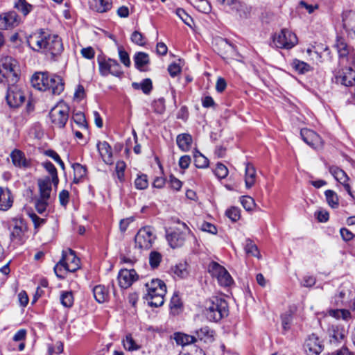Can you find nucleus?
<instances>
[{"label":"nucleus","mask_w":355,"mask_h":355,"mask_svg":"<svg viewBox=\"0 0 355 355\" xmlns=\"http://www.w3.org/2000/svg\"><path fill=\"white\" fill-rule=\"evenodd\" d=\"M156 239L150 227L141 228L135 236V248L139 250H148Z\"/></svg>","instance_id":"9d476101"},{"label":"nucleus","mask_w":355,"mask_h":355,"mask_svg":"<svg viewBox=\"0 0 355 355\" xmlns=\"http://www.w3.org/2000/svg\"><path fill=\"white\" fill-rule=\"evenodd\" d=\"M200 229L203 232H207L212 234H217V228L210 223L203 221L200 226Z\"/></svg>","instance_id":"052dcab7"},{"label":"nucleus","mask_w":355,"mask_h":355,"mask_svg":"<svg viewBox=\"0 0 355 355\" xmlns=\"http://www.w3.org/2000/svg\"><path fill=\"white\" fill-rule=\"evenodd\" d=\"M126 167V164L123 161H119L116 164V173L117 178L120 182L124 180V171Z\"/></svg>","instance_id":"6e6d98bb"},{"label":"nucleus","mask_w":355,"mask_h":355,"mask_svg":"<svg viewBox=\"0 0 355 355\" xmlns=\"http://www.w3.org/2000/svg\"><path fill=\"white\" fill-rule=\"evenodd\" d=\"M221 4H225L232 6V8L236 10L241 17H245L248 12L247 7L241 3L239 0H217Z\"/></svg>","instance_id":"bb28decb"},{"label":"nucleus","mask_w":355,"mask_h":355,"mask_svg":"<svg viewBox=\"0 0 355 355\" xmlns=\"http://www.w3.org/2000/svg\"><path fill=\"white\" fill-rule=\"evenodd\" d=\"M225 215L233 222L237 221L240 218V209L236 207H232L228 209Z\"/></svg>","instance_id":"864d4df0"},{"label":"nucleus","mask_w":355,"mask_h":355,"mask_svg":"<svg viewBox=\"0 0 355 355\" xmlns=\"http://www.w3.org/2000/svg\"><path fill=\"white\" fill-rule=\"evenodd\" d=\"M185 231L175 230L171 233L166 234V240L172 248L181 247L184 245L187 235L190 233V230L187 225L183 224Z\"/></svg>","instance_id":"ddd939ff"},{"label":"nucleus","mask_w":355,"mask_h":355,"mask_svg":"<svg viewBox=\"0 0 355 355\" xmlns=\"http://www.w3.org/2000/svg\"><path fill=\"white\" fill-rule=\"evenodd\" d=\"M135 66L140 71H148L149 70L150 58L145 52H137L133 57Z\"/></svg>","instance_id":"5701e85b"},{"label":"nucleus","mask_w":355,"mask_h":355,"mask_svg":"<svg viewBox=\"0 0 355 355\" xmlns=\"http://www.w3.org/2000/svg\"><path fill=\"white\" fill-rule=\"evenodd\" d=\"M302 140L314 149L320 148L322 146V140L319 135L312 130L302 128L300 130Z\"/></svg>","instance_id":"4468645a"},{"label":"nucleus","mask_w":355,"mask_h":355,"mask_svg":"<svg viewBox=\"0 0 355 355\" xmlns=\"http://www.w3.org/2000/svg\"><path fill=\"white\" fill-rule=\"evenodd\" d=\"M51 123L58 128H63L69 119V107L64 103H59L49 112Z\"/></svg>","instance_id":"1a4fd4ad"},{"label":"nucleus","mask_w":355,"mask_h":355,"mask_svg":"<svg viewBox=\"0 0 355 355\" xmlns=\"http://www.w3.org/2000/svg\"><path fill=\"white\" fill-rule=\"evenodd\" d=\"M42 166L51 175V188H52V184H53L56 187L59 183V179L58 176L57 169L55 167V166L50 161H46L42 162Z\"/></svg>","instance_id":"2f4dec72"},{"label":"nucleus","mask_w":355,"mask_h":355,"mask_svg":"<svg viewBox=\"0 0 355 355\" xmlns=\"http://www.w3.org/2000/svg\"><path fill=\"white\" fill-rule=\"evenodd\" d=\"M169 184L171 187L176 191H179L182 185V182L173 175L169 177Z\"/></svg>","instance_id":"0e129e2a"},{"label":"nucleus","mask_w":355,"mask_h":355,"mask_svg":"<svg viewBox=\"0 0 355 355\" xmlns=\"http://www.w3.org/2000/svg\"><path fill=\"white\" fill-rule=\"evenodd\" d=\"M245 187L248 189L251 188L254 186L256 182L257 173L254 166L250 164L247 163L245 164Z\"/></svg>","instance_id":"c756f323"},{"label":"nucleus","mask_w":355,"mask_h":355,"mask_svg":"<svg viewBox=\"0 0 355 355\" xmlns=\"http://www.w3.org/2000/svg\"><path fill=\"white\" fill-rule=\"evenodd\" d=\"M208 271L214 278L217 279L218 283L221 286L228 287L234 282L228 271L215 261H212L209 264Z\"/></svg>","instance_id":"0eeeda50"},{"label":"nucleus","mask_w":355,"mask_h":355,"mask_svg":"<svg viewBox=\"0 0 355 355\" xmlns=\"http://www.w3.org/2000/svg\"><path fill=\"white\" fill-rule=\"evenodd\" d=\"M329 172L334 177V178L340 184L345 183V182H348L349 180V177L347 176L346 173L343 170L336 166L330 167Z\"/></svg>","instance_id":"e433bc0d"},{"label":"nucleus","mask_w":355,"mask_h":355,"mask_svg":"<svg viewBox=\"0 0 355 355\" xmlns=\"http://www.w3.org/2000/svg\"><path fill=\"white\" fill-rule=\"evenodd\" d=\"M47 71H36L31 78V84L34 89H46L47 82Z\"/></svg>","instance_id":"393cba45"},{"label":"nucleus","mask_w":355,"mask_h":355,"mask_svg":"<svg viewBox=\"0 0 355 355\" xmlns=\"http://www.w3.org/2000/svg\"><path fill=\"white\" fill-rule=\"evenodd\" d=\"M181 68L179 64L176 63L171 64L168 67V71L172 77L176 76L180 73Z\"/></svg>","instance_id":"774afa93"},{"label":"nucleus","mask_w":355,"mask_h":355,"mask_svg":"<svg viewBox=\"0 0 355 355\" xmlns=\"http://www.w3.org/2000/svg\"><path fill=\"white\" fill-rule=\"evenodd\" d=\"M28 231L27 224L21 218H12L10 222V240L18 245H21L26 240Z\"/></svg>","instance_id":"423d86ee"},{"label":"nucleus","mask_w":355,"mask_h":355,"mask_svg":"<svg viewBox=\"0 0 355 355\" xmlns=\"http://www.w3.org/2000/svg\"><path fill=\"white\" fill-rule=\"evenodd\" d=\"M192 5L200 12L207 13L211 10V6L207 0H191Z\"/></svg>","instance_id":"c03bdc74"},{"label":"nucleus","mask_w":355,"mask_h":355,"mask_svg":"<svg viewBox=\"0 0 355 355\" xmlns=\"http://www.w3.org/2000/svg\"><path fill=\"white\" fill-rule=\"evenodd\" d=\"M328 335L330 343L336 345L344 340L346 336V331L340 325L332 324L328 329Z\"/></svg>","instance_id":"6ab92c4d"},{"label":"nucleus","mask_w":355,"mask_h":355,"mask_svg":"<svg viewBox=\"0 0 355 355\" xmlns=\"http://www.w3.org/2000/svg\"><path fill=\"white\" fill-rule=\"evenodd\" d=\"M20 19L15 11L3 12L0 15V29L7 30L17 26Z\"/></svg>","instance_id":"dca6fc26"},{"label":"nucleus","mask_w":355,"mask_h":355,"mask_svg":"<svg viewBox=\"0 0 355 355\" xmlns=\"http://www.w3.org/2000/svg\"><path fill=\"white\" fill-rule=\"evenodd\" d=\"M324 195L327 204L333 209H336L339 205V199L337 193L333 191L328 189L325 191Z\"/></svg>","instance_id":"ea45409f"},{"label":"nucleus","mask_w":355,"mask_h":355,"mask_svg":"<svg viewBox=\"0 0 355 355\" xmlns=\"http://www.w3.org/2000/svg\"><path fill=\"white\" fill-rule=\"evenodd\" d=\"M135 185L137 189L141 190L146 189L148 185L147 175L145 174L138 175L135 180Z\"/></svg>","instance_id":"09e8293b"},{"label":"nucleus","mask_w":355,"mask_h":355,"mask_svg":"<svg viewBox=\"0 0 355 355\" xmlns=\"http://www.w3.org/2000/svg\"><path fill=\"white\" fill-rule=\"evenodd\" d=\"M176 14L185 24L191 27L193 19L183 9L178 8L176 10Z\"/></svg>","instance_id":"603ef678"},{"label":"nucleus","mask_w":355,"mask_h":355,"mask_svg":"<svg viewBox=\"0 0 355 355\" xmlns=\"http://www.w3.org/2000/svg\"><path fill=\"white\" fill-rule=\"evenodd\" d=\"M182 306V300L177 292H175L170 302L171 309H178Z\"/></svg>","instance_id":"13d9d810"},{"label":"nucleus","mask_w":355,"mask_h":355,"mask_svg":"<svg viewBox=\"0 0 355 355\" xmlns=\"http://www.w3.org/2000/svg\"><path fill=\"white\" fill-rule=\"evenodd\" d=\"M97 148L103 162L107 164H112L113 163L112 151L110 144L107 141H99L97 144Z\"/></svg>","instance_id":"b1692460"},{"label":"nucleus","mask_w":355,"mask_h":355,"mask_svg":"<svg viewBox=\"0 0 355 355\" xmlns=\"http://www.w3.org/2000/svg\"><path fill=\"white\" fill-rule=\"evenodd\" d=\"M118 52L121 62L123 63L125 67H129L130 66L131 62L127 51H125L123 47H119Z\"/></svg>","instance_id":"5fc2aeb1"},{"label":"nucleus","mask_w":355,"mask_h":355,"mask_svg":"<svg viewBox=\"0 0 355 355\" xmlns=\"http://www.w3.org/2000/svg\"><path fill=\"white\" fill-rule=\"evenodd\" d=\"M15 8L26 16L32 10L33 6L26 0H17L15 3Z\"/></svg>","instance_id":"37998d69"},{"label":"nucleus","mask_w":355,"mask_h":355,"mask_svg":"<svg viewBox=\"0 0 355 355\" xmlns=\"http://www.w3.org/2000/svg\"><path fill=\"white\" fill-rule=\"evenodd\" d=\"M173 271L175 275L180 278H184L187 275V271L185 266L183 264L176 265L173 268Z\"/></svg>","instance_id":"e2e57ef3"},{"label":"nucleus","mask_w":355,"mask_h":355,"mask_svg":"<svg viewBox=\"0 0 355 355\" xmlns=\"http://www.w3.org/2000/svg\"><path fill=\"white\" fill-rule=\"evenodd\" d=\"M6 101L11 107L20 106L25 101L22 90H7Z\"/></svg>","instance_id":"4be33fe9"},{"label":"nucleus","mask_w":355,"mask_h":355,"mask_svg":"<svg viewBox=\"0 0 355 355\" xmlns=\"http://www.w3.org/2000/svg\"><path fill=\"white\" fill-rule=\"evenodd\" d=\"M194 164L197 168H204L209 166V160L198 150H196L193 154Z\"/></svg>","instance_id":"a19ab883"},{"label":"nucleus","mask_w":355,"mask_h":355,"mask_svg":"<svg viewBox=\"0 0 355 355\" xmlns=\"http://www.w3.org/2000/svg\"><path fill=\"white\" fill-rule=\"evenodd\" d=\"M147 293L144 298L150 306L159 307L164 302V296L166 293V286L164 282L160 279H152L150 282L146 284Z\"/></svg>","instance_id":"7ed1b4c3"},{"label":"nucleus","mask_w":355,"mask_h":355,"mask_svg":"<svg viewBox=\"0 0 355 355\" xmlns=\"http://www.w3.org/2000/svg\"><path fill=\"white\" fill-rule=\"evenodd\" d=\"M73 295L71 291H63L60 295V302L62 306L70 308L73 304Z\"/></svg>","instance_id":"79ce46f5"},{"label":"nucleus","mask_w":355,"mask_h":355,"mask_svg":"<svg viewBox=\"0 0 355 355\" xmlns=\"http://www.w3.org/2000/svg\"><path fill=\"white\" fill-rule=\"evenodd\" d=\"M132 87L135 89H152L153 83L151 79L145 78L141 83H133Z\"/></svg>","instance_id":"680f3d73"},{"label":"nucleus","mask_w":355,"mask_h":355,"mask_svg":"<svg viewBox=\"0 0 355 355\" xmlns=\"http://www.w3.org/2000/svg\"><path fill=\"white\" fill-rule=\"evenodd\" d=\"M61 268L69 272H75L80 268V259L76 256L75 252L71 249H67L62 251V259L55 266L54 271L58 277H59L58 270H61Z\"/></svg>","instance_id":"39448f33"},{"label":"nucleus","mask_w":355,"mask_h":355,"mask_svg":"<svg viewBox=\"0 0 355 355\" xmlns=\"http://www.w3.org/2000/svg\"><path fill=\"white\" fill-rule=\"evenodd\" d=\"M336 81L345 87H352L355 84V71L352 67L344 69L342 73L336 76Z\"/></svg>","instance_id":"412c9836"},{"label":"nucleus","mask_w":355,"mask_h":355,"mask_svg":"<svg viewBox=\"0 0 355 355\" xmlns=\"http://www.w3.org/2000/svg\"><path fill=\"white\" fill-rule=\"evenodd\" d=\"M292 65L293 68L300 73H304L309 71L311 69L309 64L298 60H293Z\"/></svg>","instance_id":"de8ad7c7"},{"label":"nucleus","mask_w":355,"mask_h":355,"mask_svg":"<svg viewBox=\"0 0 355 355\" xmlns=\"http://www.w3.org/2000/svg\"><path fill=\"white\" fill-rule=\"evenodd\" d=\"M245 250L248 254H250L257 258H259L260 257V253L257 246L250 239L246 240Z\"/></svg>","instance_id":"49530a36"},{"label":"nucleus","mask_w":355,"mask_h":355,"mask_svg":"<svg viewBox=\"0 0 355 355\" xmlns=\"http://www.w3.org/2000/svg\"><path fill=\"white\" fill-rule=\"evenodd\" d=\"M178 147L183 151H187L192 144V137L187 133L178 135L176 139Z\"/></svg>","instance_id":"473e14b6"},{"label":"nucleus","mask_w":355,"mask_h":355,"mask_svg":"<svg viewBox=\"0 0 355 355\" xmlns=\"http://www.w3.org/2000/svg\"><path fill=\"white\" fill-rule=\"evenodd\" d=\"M29 46L35 51L49 54L52 58L60 55L63 51L61 38L40 29L28 40Z\"/></svg>","instance_id":"f257e3e1"},{"label":"nucleus","mask_w":355,"mask_h":355,"mask_svg":"<svg viewBox=\"0 0 355 355\" xmlns=\"http://www.w3.org/2000/svg\"><path fill=\"white\" fill-rule=\"evenodd\" d=\"M40 197L35 200V209L39 214L44 213L49 204L51 193L50 177L46 176L37 180Z\"/></svg>","instance_id":"20e7f679"},{"label":"nucleus","mask_w":355,"mask_h":355,"mask_svg":"<svg viewBox=\"0 0 355 355\" xmlns=\"http://www.w3.org/2000/svg\"><path fill=\"white\" fill-rule=\"evenodd\" d=\"M162 259V254L157 251H152L149 254V264L152 269L157 268Z\"/></svg>","instance_id":"a18cd8bd"},{"label":"nucleus","mask_w":355,"mask_h":355,"mask_svg":"<svg viewBox=\"0 0 355 355\" xmlns=\"http://www.w3.org/2000/svg\"><path fill=\"white\" fill-rule=\"evenodd\" d=\"M177 344L187 345L195 343L197 338L195 336H190L182 333H178L175 336Z\"/></svg>","instance_id":"58836bf2"},{"label":"nucleus","mask_w":355,"mask_h":355,"mask_svg":"<svg viewBox=\"0 0 355 355\" xmlns=\"http://www.w3.org/2000/svg\"><path fill=\"white\" fill-rule=\"evenodd\" d=\"M112 7V0H91L90 1V8L97 12H107Z\"/></svg>","instance_id":"cd10ccee"},{"label":"nucleus","mask_w":355,"mask_h":355,"mask_svg":"<svg viewBox=\"0 0 355 355\" xmlns=\"http://www.w3.org/2000/svg\"><path fill=\"white\" fill-rule=\"evenodd\" d=\"M215 174L218 178L223 179L227 176L228 169L223 164L218 163L215 169Z\"/></svg>","instance_id":"4d7b16f0"},{"label":"nucleus","mask_w":355,"mask_h":355,"mask_svg":"<svg viewBox=\"0 0 355 355\" xmlns=\"http://www.w3.org/2000/svg\"><path fill=\"white\" fill-rule=\"evenodd\" d=\"M122 343L123 347L128 351H135L141 348V345L136 343L130 334L125 336V338L122 340Z\"/></svg>","instance_id":"4c0bfd02"},{"label":"nucleus","mask_w":355,"mask_h":355,"mask_svg":"<svg viewBox=\"0 0 355 355\" xmlns=\"http://www.w3.org/2000/svg\"><path fill=\"white\" fill-rule=\"evenodd\" d=\"M130 39L133 43L139 46H142L146 44V40L143 34L137 31H135L132 33Z\"/></svg>","instance_id":"3c124183"},{"label":"nucleus","mask_w":355,"mask_h":355,"mask_svg":"<svg viewBox=\"0 0 355 355\" xmlns=\"http://www.w3.org/2000/svg\"><path fill=\"white\" fill-rule=\"evenodd\" d=\"M72 168L74 172L73 182L78 184L86 176L87 168L79 163L73 164Z\"/></svg>","instance_id":"72a5a7b5"},{"label":"nucleus","mask_w":355,"mask_h":355,"mask_svg":"<svg viewBox=\"0 0 355 355\" xmlns=\"http://www.w3.org/2000/svg\"><path fill=\"white\" fill-rule=\"evenodd\" d=\"M205 315L209 321L218 322L228 315L227 302L219 297L213 296L205 304Z\"/></svg>","instance_id":"f03ea898"},{"label":"nucleus","mask_w":355,"mask_h":355,"mask_svg":"<svg viewBox=\"0 0 355 355\" xmlns=\"http://www.w3.org/2000/svg\"><path fill=\"white\" fill-rule=\"evenodd\" d=\"M153 107L155 112L159 114H163L166 110L164 99L163 98H160L154 101L153 103Z\"/></svg>","instance_id":"8fccbe9b"},{"label":"nucleus","mask_w":355,"mask_h":355,"mask_svg":"<svg viewBox=\"0 0 355 355\" xmlns=\"http://www.w3.org/2000/svg\"><path fill=\"white\" fill-rule=\"evenodd\" d=\"M30 217L33 222L34 227L35 229L39 228L41 225L45 223L46 220L44 218H40L37 214H30Z\"/></svg>","instance_id":"338daca9"},{"label":"nucleus","mask_w":355,"mask_h":355,"mask_svg":"<svg viewBox=\"0 0 355 355\" xmlns=\"http://www.w3.org/2000/svg\"><path fill=\"white\" fill-rule=\"evenodd\" d=\"M241 202L247 211L252 210L255 205L254 199L250 196H243Z\"/></svg>","instance_id":"bf43d9fd"},{"label":"nucleus","mask_w":355,"mask_h":355,"mask_svg":"<svg viewBox=\"0 0 355 355\" xmlns=\"http://www.w3.org/2000/svg\"><path fill=\"white\" fill-rule=\"evenodd\" d=\"M138 275L133 269H121L118 275L119 284L122 288H128L134 282L137 280Z\"/></svg>","instance_id":"f3484780"},{"label":"nucleus","mask_w":355,"mask_h":355,"mask_svg":"<svg viewBox=\"0 0 355 355\" xmlns=\"http://www.w3.org/2000/svg\"><path fill=\"white\" fill-rule=\"evenodd\" d=\"M93 294L95 300L98 303H103L108 299L109 297L107 290L103 285L96 286L93 288Z\"/></svg>","instance_id":"f704fd0d"},{"label":"nucleus","mask_w":355,"mask_h":355,"mask_svg":"<svg viewBox=\"0 0 355 355\" xmlns=\"http://www.w3.org/2000/svg\"><path fill=\"white\" fill-rule=\"evenodd\" d=\"M340 233L342 239L345 241H349L353 239L354 234L345 227H343L340 230Z\"/></svg>","instance_id":"69168bd1"},{"label":"nucleus","mask_w":355,"mask_h":355,"mask_svg":"<svg viewBox=\"0 0 355 355\" xmlns=\"http://www.w3.org/2000/svg\"><path fill=\"white\" fill-rule=\"evenodd\" d=\"M64 87V81L60 76L48 72L46 89H63Z\"/></svg>","instance_id":"c85d7f7f"},{"label":"nucleus","mask_w":355,"mask_h":355,"mask_svg":"<svg viewBox=\"0 0 355 355\" xmlns=\"http://www.w3.org/2000/svg\"><path fill=\"white\" fill-rule=\"evenodd\" d=\"M98 62L100 73L103 76L111 74L116 77H120L123 73L120 64L116 60L98 58Z\"/></svg>","instance_id":"9b49d317"},{"label":"nucleus","mask_w":355,"mask_h":355,"mask_svg":"<svg viewBox=\"0 0 355 355\" xmlns=\"http://www.w3.org/2000/svg\"><path fill=\"white\" fill-rule=\"evenodd\" d=\"M195 334L197 339L205 343H211L214 340V331L207 326L197 329Z\"/></svg>","instance_id":"a878e982"},{"label":"nucleus","mask_w":355,"mask_h":355,"mask_svg":"<svg viewBox=\"0 0 355 355\" xmlns=\"http://www.w3.org/2000/svg\"><path fill=\"white\" fill-rule=\"evenodd\" d=\"M12 205V199L10 190L0 187V210H8Z\"/></svg>","instance_id":"7c9ffc66"},{"label":"nucleus","mask_w":355,"mask_h":355,"mask_svg":"<svg viewBox=\"0 0 355 355\" xmlns=\"http://www.w3.org/2000/svg\"><path fill=\"white\" fill-rule=\"evenodd\" d=\"M218 53L225 58H231L236 55L235 46L227 40L220 38L217 40Z\"/></svg>","instance_id":"aec40b11"},{"label":"nucleus","mask_w":355,"mask_h":355,"mask_svg":"<svg viewBox=\"0 0 355 355\" xmlns=\"http://www.w3.org/2000/svg\"><path fill=\"white\" fill-rule=\"evenodd\" d=\"M304 347L308 355H318L323 350L322 342L315 334L308 336L305 340Z\"/></svg>","instance_id":"2eb2a0df"},{"label":"nucleus","mask_w":355,"mask_h":355,"mask_svg":"<svg viewBox=\"0 0 355 355\" xmlns=\"http://www.w3.org/2000/svg\"><path fill=\"white\" fill-rule=\"evenodd\" d=\"M10 158L16 167L26 169L32 166V160L27 158L24 153L19 149H15L11 152Z\"/></svg>","instance_id":"a211bd4d"},{"label":"nucleus","mask_w":355,"mask_h":355,"mask_svg":"<svg viewBox=\"0 0 355 355\" xmlns=\"http://www.w3.org/2000/svg\"><path fill=\"white\" fill-rule=\"evenodd\" d=\"M2 66L6 74H1V78L6 77L10 85H13L18 80L19 69L17 61L11 57H6L2 60Z\"/></svg>","instance_id":"f8f14e48"},{"label":"nucleus","mask_w":355,"mask_h":355,"mask_svg":"<svg viewBox=\"0 0 355 355\" xmlns=\"http://www.w3.org/2000/svg\"><path fill=\"white\" fill-rule=\"evenodd\" d=\"M274 44L280 49H290L297 44V37L291 31L284 28L272 37Z\"/></svg>","instance_id":"6e6552de"},{"label":"nucleus","mask_w":355,"mask_h":355,"mask_svg":"<svg viewBox=\"0 0 355 355\" xmlns=\"http://www.w3.org/2000/svg\"><path fill=\"white\" fill-rule=\"evenodd\" d=\"M334 46L336 48L340 58H345L349 54V46L344 38L337 37Z\"/></svg>","instance_id":"c9c22d12"}]
</instances>
